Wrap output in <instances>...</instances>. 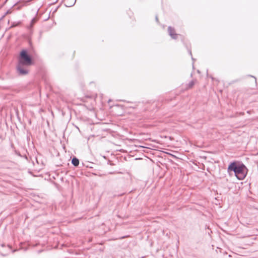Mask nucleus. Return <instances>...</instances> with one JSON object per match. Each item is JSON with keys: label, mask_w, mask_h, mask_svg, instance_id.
I'll use <instances>...</instances> for the list:
<instances>
[{"label": "nucleus", "mask_w": 258, "mask_h": 258, "mask_svg": "<svg viewBox=\"0 0 258 258\" xmlns=\"http://www.w3.org/2000/svg\"><path fill=\"white\" fill-rule=\"evenodd\" d=\"M168 32L171 37L173 39H176L177 38L178 34L176 33L175 30L169 27L168 29Z\"/></svg>", "instance_id": "nucleus-5"}, {"label": "nucleus", "mask_w": 258, "mask_h": 258, "mask_svg": "<svg viewBox=\"0 0 258 258\" xmlns=\"http://www.w3.org/2000/svg\"><path fill=\"white\" fill-rule=\"evenodd\" d=\"M72 163L75 166H77L79 164V160L77 158L74 157L72 159Z\"/></svg>", "instance_id": "nucleus-6"}, {"label": "nucleus", "mask_w": 258, "mask_h": 258, "mask_svg": "<svg viewBox=\"0 0 258 258\" xmlns=\"http://www.w3.org/2000/svg\"><path fill=\"white\" fill-rule=\"evenodd\" d=\"M17 72L20 75H25L28 73L29 70L25 66H17Z\"/></svg>", "instance_id": "nucleus-2"}, {"label": "nucleus", "mask_w": 258, "mask_h": 258, "mask_svg": "<svg viewBox=\"0 0 258 258\" xmlns=\"http://www.w3.org/2000/svg\"><path fill=\"white\" fill-rule=\"evenodd\" d=\"M238 167V165H237V162H233L230 164L227 168V172L230 174V173L232 171H233L234 173L237 168Z\"/></svg>", "instance_id": "nucleus-4"}, {"label": "nucleus", "mask_w": 258, "mask_h": 258, "mask_svg": "<svg viewBox=\"0 0 258 258\" xmlns=\"http://www.w3.org/2000/svg\"><path fill=\"white\" fill-rule=\"evenodd\" d=\"M251 77H252V78H253L254 79V86H256V79L255 77L254 76H250Z\"/></svg>", "instance_id": "nucleus-8"}, {"label": "nucleus", "mask_w": 258, "mask_h": 258, "mask_svg": "<svg viewBox=\"0 0 258 258\" xmlns=\"http://www.w3.org/2000/svg\"><path fill=\"white\" fill-rule=\"evenodd\" d=\"M246 168L243 164H239L235 175L239 180H243L246 175Z\"/></svg>", "instance_id": "nucleus-1"}, {"label": "nucleus", "mask_w": 258, "mask_h": 258, "mask_svg": "<svg viewBox=\"0 0 258 258\" xmlns=\"http://www.w3.org/2000/svg\"><path fill=\"white\" fill-rule=\"evenodd\" d=\"M195 85V81L194 80L191 81L188 84V89L191 88Z\"/></svg>", "instance_id": "nucleus-7"}, {"label": "nucleus", "mask_w": 258, "mask_h": 258, "mask_svg": "<svg viewBox=\"0 0 258 258\" xmlns=\"http://www.w3.org/2000/svg\"><path fill=\"white\" fill-rule=\"evenodd\" d=\"M21 58L25 62L30 63H31V59L29 56L27 54L26 50H22L20 53Z\"/></svg>", "instance_id": "nucleus-3"}]
</instances>
